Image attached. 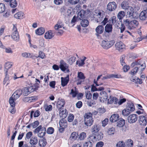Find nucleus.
Masks as SVG:
<instances>
[{"label":"nucleus","mask_w":147,"mask_h":147,"mask_svg":"<svg viewBox=\"0 0 147 147\" xmlns=\"http://www.w3.org/2000/svg\"><path fill=\"white\" fill-rule=\"evenodd\" d=\"M104 28L102 25H99L98 26L96 29V33L95 34L97 36H98L99 34H102L103 32Z\"/></svg>","instance_id":"obj_20"},{"label":"nucleus","mask_w":147,"mask_h":147,"mask_svg":"<svg viewBox=\"0 0 147 147\" xmlns=\"http://www.w3.org/2000/svg\"><path fill=\"white\" fill-rule=\"evenodd\" d=\"M104 89V88L102 87L96 88L94 85L92 86L91 90L92 91L94 92L97 90H102Z\"/></svg>","instance_id":"obj_38"},{"label":"nucleus","mask_w":147,"mask_h":147,"mask_svg":"<svg viewBox=\"0 0 147 147\" xmlns=\"http://www.w3.org/2000/svg\"><path fill=\"white\" fill-rule=\"evenodd\" d=\"M100 126L98 124H95L92 126V134H95L100 130Z\"/></svg>","instance_id":"obj_25"},{"label":"nucleus","mask_w":147,"mask_h":147,"mask_svg":"<svg viewBox=\"0 0 147 147\" xmlns=\"http://www.w3.org/2000/svg\"><path fill=\"white\" fill-rule=\"evenodd\" d=\"M38 142V140L37 138H30V143L32 145H36Z\"/></svg>","instance_id":"obj_46"},{"label":"nucleus","mask_w":147,"mask_h":147,"mask_svg":"<svg viewBox=\"0 0 147 147\" xmlns=\"http://www.w3.org/2000/svg\"><path fill=\"white\" fill-rule=\"evenodd\" d=\"M147 18V4L144 6V10L140 14L139 18L141 20H144Z\"/></svg>","instance_id":"obj_10"},{"label":"nucleus","mask_w":147,"mask_h":147,"mask_svg":"<svg viewBox=\"0 0 147 147\" xmlns=\"http://www.w3.org/2000/svg\"><path fill=\"white\" fill-rule=\"evenodd\" d=\"M119 119V116L118 114L112 115L110 118V121L112 123L116 122Z\"/></svg>","instance_id":"obj_24"},{"label":"nucleus","mask_w":147,"mask_h":147,"mask_svg":"<svg viewBox=\"0 0 147 147\" xmlns=\"http://www.w3.org/2000/svg\"><path fill=\"white\" fill-rule=\"evenodd\" d=\"M47 144V142L45 138H41L39 141V145L40 147L45 146Z\"/></svg>","instance_id":"obj_35"},{"label":"nucleus","mask_w":147,"mask_h":147,"mask_svg":"<svg viewBox=\"0 0 147 147\" xmlns=\"http://www.w3.org/2000/svg\"><path fill=\"white\" fill-rule=\"evenodd\" d=\"M125 12L123 11H119L117 15V17L119 20H121L125 16Z\"/></svg>","instance_id":"obj_41"},{"label":"nucleus","mask_w":147,"mask_h":147,"mask_svg":"<svg viewBox=\"0 0 147 147\" xmlns=\"http://www.w3.org/2000/svg\"><path fill=\"white\" fill-rule=\"evenodd\" d=\"M61 84L62 86L64 87L67 85L69 80V75L64 78L61 77Z\"/></svg>","instance_id":"obj_23"},{"label":"nucleus","mask_w":147,"mask_h":147,"mask_svg":"<svg viewBox=\"0 0 147 147\" xmlns=\"http://www.w3.org/2000/svg\"><path fill=\"white\" fill-rule=\"evenodd\" d=\"M114 40L110 41L103 40L102 41L101 46L103 48L108 49L111 47L115 43Z\"/></svg>","instance_id":"obj_7"},{"label":"nucleus","mask_w":147,"mask_h":147,"mask_svg":"<svg viewBox=\"0 0 147 147\" xmlns=\"http://www.w3.org/2000/svg\"><path fill=\"white\" fill-rule=\"evenodd\" d=\"M103 13L104 12L102 10L96 13L95 20L97 22H100L102 21L103 17Z\"/></svg>","instance_id":"obj_15"},{"label":"nucleus","mask_w":147,"mask_h":147,"mask_svg":"<svg viewBox=\"0 0 147 147\" xmlns=\"http://www.w3.org/2000/svg\"><path fill=\"white\" fill-rule=\"evenodd\" d=\"M85 93L86 97L87 99H89L91 98L92 94H91L90 91H86L85 92Z\"/></svg>","instance_id":"obj_56"},{"label":"nucleus","mask_w":147,"mask_h":147,"mask_svg":"<svg viewBox=\"0 0 147 147\" xmlns=\"http://www.w3.org/2000/svg\"><path fill=\"white\" fill-rule=\"evenodd\" d=\"M13 32L11 35V37L13 40L18 42L19 41L20 39V36L19 33L17 31L16 27L13 25Z\"/></svg>","instance_id":"obj_8"},{"label":"nucleus","mask_w":147,"mask_h":147,"mask_svg":"<svg viewBox=\"0 0 147 147\" xmlns=\"http://www.w3.org/2000/svg\"><path fill=\"white\" fill-rule=\"evenodd\" d=\"M76 58L75 57L70 56L69 58L67 60L68 63L70 65L72 64L76 60Z\"/></svg>","instance_id":"obj_40"},{"label":"nucleus","mask_w":147,"mask_h":147,"mask_svg":"<svg viewBox=\"0 0 147 147\" xmlns=\"http://www.w3.org/2000/svg\"><path fill=\"white\" fill-rule=\"evenodd\" d=\"M113 30L112 25L111 24H108L105 26V31L107 33H111Z\"/></svg>","instance_id":"obj_28"},{"label":"nucleus","mask_w":147,"mask_h":147,"mask_svg":"<svg viewBox=\"0 0 147 147\" xmlns=\"http://www.w3.org/2000/svg\"><path fill=\"white\" fill-rule=\"evenodd\" d=\"M85 124L87 126H90L94 122L92 114L91 113H86L84 116Z\"/></svg>","instance_id":"obj_4"},{"label":"nucleus","mask_w":147,"mask_h":147,"mask_svg":"<svg viewBox=\"0 0 147 147\" xmlns=\"http://www.w3.org/2000/svg\"><path fill=\"white\" fill-rule=\"evenodd\" d=\"M22 92L24 96H27L30 93V92L27 87L24 88Z\"/></svg>","instance_id":"obj_48"},{"label":"nucleus","mask_w":147,"mask_h":147,"mask_svg":"<svg viewBox=\"0 0 147 147\" xmlns=\"http://www.w3.org/2000/svg\"><path fill=\"white\" fill-rule=\"evenodd\" d=\"M108 98V95L107 93L105 91L101 92L100 93L99 98L101 101L102 100L104 102L107 100Z\"/></svg>","instance_id":"obj_16"},{"label":"nucleus","mask_w":147,"mask_h":147,"mask_svg":"<svg viewBox=\"0 0 147 147\" xmlns=\"http://www.w3.org/2000/svg\"><path fill=\"white\" fill-rule=\"evenodd\" d=\"M39 123L38 121H36L33 123H31L32 127L33 128H35L39 125Z\"/></svg>","instance_id":"obj_64"},{"label":"nucleus","mask_w":147,"mask_h":147,"mask_svg":"<svg viewBox=\"0 0 147 147\" xmlns=\"http://www.w3.org/2000/svg\"><path fill=\"white\" fill-rule=\"evenodd\" d=\"M130 113V112L127 108L124 109L122 111V114L125 116H128Z\"/></svg>","instance_id":"obj_47"},{"label":"nucleus","mask_w":147,"mask_h":147,"mask_svg":"<svg viewBox=\"0 0 147 147\" xmlns=\"http://www.w3.org/2000/svg\"><path fill=\"white\" fill-rule=\"evenodd\" d=\"M131 80L133 82H135L139 83V84H141L142 83V80L137 78V79H134L132 78L131 79Z\"/></svg>","instance_id":"obj_58"},{"label":"nucleus","mask_w":147,"mask_h":147,"mask_svg":"<svg viewBox=\"0 0 147 147\" xmlns=\"http://www.w3.org/2000/svg\"><path fill=\"white\" fill-rule=\"evenodd\" d=\"M65 103L64 100L63 99L59 100L57 101V107L59 109H61L63 107Z\"/></svg>","instance_id":"obj_26"},{"label":"nucleus","mask_w":147,"mask_h":147,"mask_svg":"<svg viewBox=\"0 0 147 147\" xmlns=\"http://www.w3.org/2000/svg\"><path fill=\"white\" fill-rule=\"evenodd\" d=\"M125 58V56L124 55H122L121 57L120 61L121 65H122L123 66V65H125L126 64L124 61Z\"/></svg>","instance_id":"obj_54"},{"label":"nucleus","mask_w":147,"mask_h":147,"mask_svg":"<svg viewBox=\"0 0 147 147\" xmlns=\"http://www.w3.org/2000/svg\"><path fill=\"white\" fill-rule=\"evenodd\" d=\"M30 102H32L35 101L38 99V97L37 96H33L31 97H30Z\"/></svg>","instance_id":"obj_61"},{"label":"nucleus","mask_w":147,"mask_h":147,"mask_svg":"<svg viewBox=\"0 0 147 147\" xmlns=\"http://www.w3.org/2000/svg\"><path fill=\"white\" fill-rule=\"evenodd\" d=\"M92 144L90 141H88L83 144V147H92Z\"/></svg>","instance_id":"obj_52"},{"label":"nucleus","mask_w":147,"mask_h":147,"mask_svg":"<svg viewBox=\"0 0 147 147\" xmlns=\"http://www.w3.org/2000/svg\"><path fill=\"white\" fill-rule=\"evenodd\" d=\"M125 144L123 141L119 142L116 144V147H125Z\"/></svg>","instance_id":"obj_62"},{"label":"nucleus","mask_w":147,"mask_h":147,"mask_svg":"<svg viewBox=\"0 0 147 147\" xmlns=\"http://www.w3.org/2000/svg\"><path fill=\"white\" fill-rule=\"evenodd\" d=\"M46 131V128L45 127H42V126L40 125L35 129L34 132L38 133V136L41 138L45 136Z\"/></svg>","instance_id":"obj_6"},{"label":"nucleus","mask_w":147,"mask_h":147,"mask_svg":"<svg viewBox=\"0 0 147 147\" xmlns=\"http://www.w3.org/2000/svg\"><path fill=\"white\" fill-rule=\"evenodd\" d=\"M37 86L36 87H34V86H32L27 87L30 92L38 89V87L39 86V84H37Z\"/></svg>","instance_id":"obj_39"},{"label":"nucleus","mask_w":147,"mask_h":147,"mask_svg":"<svg viewBox=\"0 0 147 147\" xmlns=\"http://www.w3.org/2000/svg\"><path fill=\"white\" fill-rule=\"evenodd\" d=\"M45 32V29L44 28L41 27L35 30V33L36 34L38 35H40L43 34Z\"/></svg>","instance_id":"obj_31"},{"label":"nucleus","mask_w":147,"mask_h":147,"mask_svg":"<svg viewBox=\"0 0 147 147\" xmlns=\"http://www.w3.org/2000/svg\"><path fill=\"white\" fill-rule=\"evenodd\" d=\"M80 24L82 26L84 27H86L89 25V22L88 20L84 19L82 20Z\"/></svg>","instance_id":"obj_36"},{"label":"nucleus","mask_w":147,"mask_h":147,"mask_svg":"<svg viewBox=\"0 0 147 147\" xmlns=\"http://www.w3.org/2000/svg\"><path fill=\"white\" fill-rule=\"evenodd\" d=\"M116 122V126L119 127H123L125 123V120L121 118H119Z\"/></svg>","instance_id":"obj_21"},{"label":"nucleus","mask_w":147,"mask_h":147,"mask_svg":"<svg viewBox=\"0 0 147 147\" xmlns=\"http://www.w3.org/2000/svg\"><path fill=\"white\" fill-rule=\"evenodd\" d=\"M54 36L52 30H49L45 34V37L47 39H51Z\"/></svg>","instance_id":"obj_27"},{"label":"nucleus","mask_w":147,"mask_h":147,"mask_svg":"<svg viewBox=\"0 0 147 147\" xmlns=\"http://www.w3.org/2000/svg\"><path fill=\"white\" fill-rule=\"evenodd\" d=\"M54 131V129L51 127H48L47 130V133L49 134H53Z\"/></svg>","instance_id":"obj_49"},{"label":"nucleus","mask_w":147,"mask_h":147,"mask_svg":"<svg viewBox=\"0 0 147 147\" xmlns=\"http://www.w3.org/2000/svg\"><path fill=\"white\" fill-rule=\"evenodd\" d=\"M46 57L45 53L42 51H39V55L38 57H39L41 59H44Z\"/></svg>","instance_id":"obj_60"},{"label":"nucleus","mask_w":147,"mask_h":147,"mask_svg":"<svg viewBox=\"0 0 147 147\" xmlns=\"http://www.w3.org/2000/svg\"><path fill=\"white\" fill-rule=\"evenodd\" d=\"M59 110V115L60 117H61L62 119H65L67 115V110L65 109H61Z\"/></svg>","instance_id":"obj_17"},{"label":"nucleus","mask_w":147,"mask_h":147,"mask_svg":"<svg viewBox=\"0 0 147 147\" xmlns=\"http://www.w3.org/2000/svg\"><path fill=\"white\" fill-rule=\"evenodd\" d=\"M127 10V11L126 15V17L130 18H133V14L134 12L133 8L131 7H129Z\"/></svg>","instance_id":"obj_18"},{"label":"nucleus","mask_w":147,"mask_h":147,"mask_svg":"<svg viewBox=\"0 0 147 147\" xmlns=\"http://www.w3.org/2000/svg\"><path fill=\"white\" fill-rule=\"evenodd\" d=\"M8 73H5V76L4 79L3 84H5L6 83H7L6 86L9 83V77L7 75Z\"/></svg>","instance_id":"obj_42"},{"label":"nucleus","mask_w":147,"mask_h":147,"mask_svg":"<svg viewBox=\"0 0 147 147\" xmlns=\"http://www.w3.org/2000/svg\"><path fill=\"white\" fill-rule=\"evenodd\" d=\"M124 24L128 29L131 30L136 28L138 25L139 23L136 20L130 21L127 18L124 20Z\"/></svg>","instance_id":"obj_1"},{"label":"nucleus","mask_w":147,"mask_h":147,"mask_svg":"<svg viewBox=\"0 0 147 147\" xmlns=\"http://www.w3.org/2000/svg\"><path fill=\"white\" fill-rule=\"evenodd\" d=\"M5 7L4 4L3 3H0V13H2L5 10Z\"/></svg>","instance_id":"obj_51"},{"label":"nucleus","mask_w":147,"mask_h":147,"mask_svg":"<svg viewBox=\"0 0 147 147\" xmlns=\"http://www.w3.org/2000/svg\"><path fill=\"white\" fill-rule=\"evenodd\" d=\"M115 132V130L114 128L111 127L109 128L107 134L109 135H113L114 134Z\"/></svg>","instance_id":"obj_43"},{"label":"nucleus","mask_w":147,"mask_h":147,"mask_svg":"<svg viewBox=\"0 0 147 147\" xmlns=\"http://www.w3.org/2000/svg\"><path fill=\"white\" fill-rule=\"evenodd\" d=\"M146 116H140L139 117V122L140 124L142 125H146L147 123L146 119Z\"/></svg>","instance_id":"obj_19"},{"label":"nucleus","mask_w":147,"mask_h":147,"mask_svg":"<svg viewBox=\"0 0 147 147\" xmlns=\"http://www.w3.org/2000/svg\"><path fill=\"white\" fill-rule=\"evenodd\" d=\"M95 135L94 136L93 138H103V136L102 133H98V132L96 134H94Z\"/></svg>","instance_id":"obj_59"},{"label":"nucleus","mask_w":147,"mask_h":147,"mask_svg":"<svg viewBox=\"0 0 147 147\" xmlns=\"http://www.w3.org/2000/svg\"><path fill=\"white\" fill-rule=\"evenodd\" d=\"M22 91L20 89L16 90L10 97L9 100V104H11L13 106H14L15 101L18 99L22 95Z\"/></svg>","instance_id":"obj_2"},{"label":"nucleus","mask_w":147,"mask_h":147,"mask_svg":"<svg viewBox=\"0 0 147 147\" xmlns=\"http://www.w3.org/2000/svg\"><path fill=\"white\" fill-rule=\"evenodd\" d=\"M79 136L78 132L74 131L71 134L70 138H78Z\"/></svg>","instance_id":"obj_53"},{"label":"nucleus","mask_w":147,"mask_h":147,"mask_svg":"<svg viewBox=\"0 0 147 147\" xmlns=\"http://www.w3.org/2000/svg\"><path fill=\"white\" fill-rule=\"evenodd\" d=\"M117 7V5L115 2H109L107 5V9L110 11L115 10Z\"/></svg>","instance_id":"obj_14"},{"label":"nucleus","mask_w":147,"mask_h":147,"mask_svg":"<svg viewBox=\"0 0 147 147\" xmlns=\"http://www.w3.org/2000/svg\"><path fill=\"white\" fill-rule=\"evenodd\" d=\"M108 22L109 24H111L112 25V24H114L116 25L117 24L118 21L116 17L115 16H113L109 19Z\"/></svg>","instance_id":"obj_30"},{"label":"nucleus","mask_w":147,"mask_h":147,"mask_svg":"<svg viewBox=\"0 0 147 147\" xmlns=\"http://www.w3.org/2000/svg\"><path fill=\"white\" fill-rule=\"evenodd\" d=\"M127 109L130 111H133L135 109V107L134 105L132 104H129L127 107Z\"/></svg>","instance_id":"obj_45"},{"label":"nucleus","mask_w":147,"mask_h":147,"mask_svg":"<svg viewBox=\"0 0 147 147\" xmlns=\"http://www.w3.org/2000/svg\"><path fill=\"white\" fill-rule=\"evenodd\" d=\"M86 13L85 11L81 10L78 13L76 17L75 16H74L72 19L71 22V24H72V26L74 25L77 21L84 19Z\"/></svg>","instance_id":"obj_3"},{"label":"nucleus","mask_w":147,"mask_h":147,"mask_svg":"<svg viewBox=\"0 0 147 147\" xmlns=\"http://www.w3.org/2000/svg\"><path fill=\"white\" fill-rule=\"evenodd\" d=\"M77 78V84L79 85L81 84L82 82H84L86 77L84 74L82 72H78Z\"/></svg>","instance_id":"obj_9"},{"label":"nucleus","mask_w":147,"mask_h":147,"mask_svg":"<svg viewBox=\"0 0 147 147\" xmlns=\"http://www.w3.org/2000/svg\"><path fill=\"white\" fill-rule=\"evenodd\" d=\"M24 16V13L21 11L18 12L15 14L14 17L17 19H22Z\"/></svg>","instance_id":"obj_32"},{"label":"nucleus","mask_w":147,"mask_h":147,"mask_svg":"<svg viewBox=\"0 0 147 147\" xmlns=\"http://www.w3.org/2000/svg\"><path fill=\"white\" fill-rule=\"evenodd\" d=\"M17 5V3L16 0H11L10 2V5L11 7H15Z\"/></svg>","instance_id":"obj_44"},{"label":"nucleus","mask_w":147,"mask_h":147,"mask_svg":"<svg viewBox=\"0 0 147 147\" xmlns=\"http://www.w3.org/2000/svg\"><path fill=\"white\" fill-rule=\"evenodd\" d=\"M13 65L12 62H7L5 63L4 66L5 73H8V70L12 67Z\"/></svg>","instance_id":"obj_22"},{"label":"nucleus","mask_w":147,"mask_h":147,"mask_svg":"<svg viewBox=\"0 0 147 147\" xmlns=\"http://www.w3.org/2000/svg\"><path fill=\"white\" fill-rule=\"evenodd\" d=\"M59 68L63 71H65L66 70L67 72H69V70L68 69L69 66L68 65L65 63L63 60H61L60 61Z\"/></svg>","instance_id":"obj_11"},{"label":"nucleus","mask_w":147,"mask_h":147,"mask_svg":"<svg viewBox=\"0 0 147 147\" xmlns=\"http://www.w3.org/2000/svg\"><path fill=\"white\" fill-rule=\"evenodd\" d=\"M135 65L137 67H140L139 73L140 74L142 73L146 67L145 63L143 62L140 60L133 62L131 64V66L132 67H134Z\"/></svg>","instance_id":"obj_5"},{"label":"nucleus","mask_w":147,"mask_h":147,"mask_svg":"<svg viewBox=\"0 0 147 147\" xmlns=\"http://www.w3.org/2000/svg\"><path fill=\"white\" fill-rule=\"evenodd\" d=\"M108 103L112 104L114 103L116 104L117 103L118 99L117 98L115 97H111L108 100Z\"/></svg>","instance_id":"obj_34"},{"label":"nucleus","mask_w":147,"mask_h":147,"mask_svg":"<svg viewBox=\"0 0 147 147\" xmlns=\"http://www.w3.org/2000/svg\"><path fill=\"white\" fill-rule=\"evenodd\" d=\"M74 118V116L73 114H70L68 117V121L69 122H72Z\"/></svg>","instance_id":"obj_57"},{"label":"nucleus","mask_w":147,"mask_h":147,"mask_svg":"<svg viewBox=\"0 0 147 147\" xmlns=\"http://www.w3.org/2000/svg\"><path fill=\"white\" fill-rule=\"evenodd\" d=\"M67 10V9L66 7L65 6H63L60 9V11L61 13L64 15L66 14V11Z\"/></svg>","instance_id":"obj_55"},{"label":"nucleus","mask_w":147,"mask_h":147,"mask_svg":"<svg viewBox=\"0 0 147 147\" xmlns=\"http://www.w3.org/2000/svg\"><path fill=\"white\" fill-rule=\"evenodd\" d=\"M11 106V107H10L9 109V111L12 114H14L16 112V110L14 108L15 106V103H14V106H13L11 104H10Z\"/></svg>","instance_id":"obj_50"},{"label":"nucleus","mask_w":147,"mask_h":147,"mask_svg":"<svg viewBox=\"0 0 147 147\" xmlns=\"http://www.w3.org/2000/svg\"><path fill=\"white\" fill-rule=\"evenodd\" d=\"M59 125L61 127L66 128L67 125L66 121L63 119H61L59 122Z\"/></svg>","instance_id":"obj_37"},{"label":"nucleus","mask_w":147,"mask_h":147,"mask_svg":"<svg viewBox=\"0 0 147 147\" xmlns=\"http://www.w3.org/2000/svg\"><path fill=\"white\" fill-rule=\"evenodd\" d=\"M140 68V67H139L136 66L129 72V74L132 76H134L138 71H139Z\"/></svg>","instance_id":"obj_29"},{"label":"nucleus","mask_w":147,"mask_h":147,"mask_svg":"<svg viewBox=\"0 0 147 147\" xmlns=\"http://www.w3.org/2000/svg\"><path fill=\"white\" fill-rule=\"evenodd\" d=\"M116 49L120 51H123L125 49V46L121 42H117L115 45Z\"/></svg>","instance_id":"obj_13"},{"label":"nucleus","mask_w":147,"mask_h":147,"mask_svg":"<svg viewBox=\"0 0 147 147\" xmlns=\"http://www.w3.org/2000/svg\"><path fill=\"white\" fill-rule=\"evenodd\" d=\"M77 93H77L76 91V90L74 91V89H72L71 90V92L70 93V94L72 95V96L74 98V97H75L76 96Z\"/></svg>","instance_id":"obj_63"},{"label":"nucleus","mask_w":147,"mask_h":147,"mask_svg":"<svg viewBox=\"0 0 147 147\" xmlns=\"http://www.w3.org/2000/svg\"><path fill=\"white\" fill-rule=\"evenodd\" d=\"M121 7L122 8L125 10H127L128 9L129 7H131V6H129L128 3L127 1H123L121 4Z\"/></svg>","instance_id":"obj_33"},{"label":"nucleus","mask_w":147,"mask_h":147,"mask_svg":"<svg viewBox=\"0 0 147 147\" xmlns=\"http://www.w3.org/2000/svg\"><path fill=\"white\" fill-rule=\"evenodd\" d=\"M138 119V116L136 114H131L128 116L127 118L128 122L130 123H135Z\"/></svg>","instance_id":"obj_12"}]
</instances>
